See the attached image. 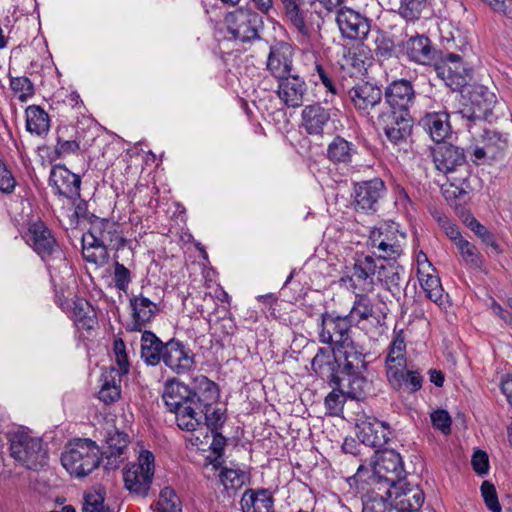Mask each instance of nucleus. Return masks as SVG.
<instances>
[{"mask_svg":"<svg viewBox=\"0 0 512 512\" xmlns=\"http://www.w3.org/2000/svg\"><path fill=\"white\" fill-rule=\"evenodd\" d=\"M369 473L368 468L360 465L354 474L353 478L358 483H364L370 486H376L379 490L385 488V493L389 495V488L395 490V498L398 499L396 505L400 500L410 499L412 505L416 502V494L409 498H401L408 492H412L410 484L404 482L405 470L403 468L402 458L399 453L394 450L377 451L375 460L372 466V474L366 479ZM398 510V507L396 506ZM414 511V509L412 508Z\"/></svg>","mask_w":512,"mask_h":512,"instance_id":"1","label":"nucleus"},{"mask_svg":"<svg viewBox=\"0 0 512 512\" xmlns=\"http://www.w3.org/2000/svg\"><path fill=\"white\" fill-rule=\"evenodd\" d=\"M351 327L348 316L324 313L321 315L319 339L322 343L332 346L335 361H346L347 357H350L359 364L357 359L363 348L352 339Z\"/></svg>","mask_w":512,"mask_h":512,"instance_id":"2","label":"nucleus"},{"mask_svg":"<svg viewBox=\"0 0 512 512\" xmlns=\"http://www.w3.org/2000/svg\"><path fill=\"white\" fill-rule=\"evenodd\" d=\"M385 367L387 379L395 389L407 394L416 391L415 366L406 358V344L400 334L389 345Z\"/></svg>","mask_w":512,"mask_h":512,"instance_id":"3","label":"nucleus"},{"mask_svg":"<svg viewBox=\"0 0 512 512\" xmlns=\"http://www.w3.org/2000/svg\"><path fill=\"white\" fill-rule=\"evenodd\" d=\"M199 390L202 391L203 426L200 435H193L190 441L192 445L199 446L207 442L208 431L219 430L226 421L225 411L220 407H214L219 397L217 385L206 376H199L195 379Z\"/></svg>","mask_w":512,"mask_h":512,"instance_id":"4","label":"nucleus"},{"mask_svg":"<svg viewBox=\"0 0 512 512\" xmlns=\"http://www.w3.org/2000/svg\"><path fill=\"white\" fill-rule=\"evenodd\" d=\"M372 256L358 258L353 266L350 276L351 286L354 292L370 293L374 290L376 277L378 282L388 284L394 282L395 266L394 264L384 265Z\"/></svg>","mask_w":512,"mask_h":512,"instance_id":"5","label":"nucleus"},{"mask_svg":"<svg viewBox=\"0 0 512 512\" xmlns=\"http://www.w3.org/2000/svg\"><path fill=\"white\" fill-rule=\"evenodd\" d=\"M63 467L75 477H84L100 463V449L90 439H77L70 442L62 454Z\"/></svg>","mask_w":512,"mask_h":512,"instance_id":"6","label":"nucleus"},{"mask_svg":"<svg viewBox=\"0 0 512 512\" xmlns=\"http://www.w3.org/2000/svg\"><path fill=\"white\" fill-rule=\"evenodd\" d=\"M11 456L30 470H40L48 464V452L42 439L26 431H17L10 439Z\"/></svg>","mask_w":512,"mask_h":512,"instance_id":"7","label":"nucleus"},{"mask_svg":"<svg viewBox=\"0 0 512 512\" xmlns=\"http://www.w3.org/2000/svg\"><path fill=\"white\" fill-rule=\"evenodd\" d=\"M359 364L353 358L347 357L346 361H336L338 365V374L333 376V383L341 388V391L351 399H361L369 389V383L363 376L366 368L364 352H360L357 359Z\"/></svg>","mask_w":512,"mask_h":512,"instance_id":"8","label":"nucleus"},{"mask_svg":"<svg viewBox=\"0 0 512 512\" xmlns=\"http://www.w3.org/2000/svg\"><path fill=\"white\" fill-rule=\"evenodd\" d=\"M394 221H384L375 226L369 235L368 247L378 261L394 260L402 253V240L405 234L399 231Z\"/></svg>","mask_w":512,"mask_h":512,"instance_id":"9","label":"nucleus"},{"mask_svg":"<svg viewBox=\"0 0 512 512\" xmlns=\"http://www.w3.org/2000/svg\"><path fill=\"white\" fill-rule=\"evenodd\" d=\"M497 103L496 87L493 84H473L462 92L461 113L468 119H485Z\"/></svg>","mask_w":512,"mask_h":512,"instance_id":"10","label":"nucleus"},{"mask_svg":"<svg viewBox=\"0 0 512 512\" xmlns=\"http://www.w3.org/2000/svg\"><path fill=\"white\" fill-rule=\"evenodd\" d=\"M228 32L235 40L249 42L259 37L263 21L256 11L250 8H237L229 12L224 19Z\"/></svg>","mask_w":512,"mask_h":512,"instance_id":"11","label":"nucleus"},{"mask_svg":"<svg viewBox=\"0 0 512 512\" xmlns=\"http://www.w3.org/2000/svg\"><path fill=\"white\" fill-rule=\"evenodd\" d=\"M155 458L152 452L142 450L137 463L130 465L123 473L125 487L136 494L146 495L154 475Z\"/></svg>","mask_w":512,"mask_h":512,"instance_id":"12","label":"nucleus"},{"mask_svg":"<svg viewBox=\"0 0 512 512\" xmlns=\"http://www.w3.org/2000/svg\"><path fill=\"white\" fill-rule=\"evenodd\" d=\"M371 119L379 129H382L387 138L398 142L411 136L413 130L412 115L393 114L390 111H380Z\"/></svg>","mask_w":512,"mask_h":512,"instance_id":"13","label":"nucleus"},{"mask_svg":"<svg viewBox=\"0 0 512 512\" xmlns=\"http://www.w3.org/2000/svg\"><path fill=\"white\" fill-rule=\"evenodd\" d=\"M384 192V182L378 178L357 183L352 194V205L359 212H374L377 210L378 201Z\"/></svg>","mask_w":512,"mask_h":512,"instance_id":"14","label":"nucleus"},{"mask_svg":"<svg viewBox=\"0 0 512 512\" xmlns=\"http://www.w3.org/2000/svg\"><path fill=\"white\" fill-rule=\"evenodd\" d=\"M24 239L43 260L50 257L57 250L55 237L41 220L28 223Z\"/></svg>","mask_w":512,"mask_h":512,"instance_id":"15","label":"nucleus"},{"mask_svg":"<svg viewBox=\"0 0 512 512\" xmlns=\"http://www.w3.org/2000/svg\"><path fill=\"white\" fill-rule=\"evenodd\" d=\"M414 89L410 81L399 79L393 81L385 90V99L393 114L411 115L409 107L414 102Z\"/></svg>","mask_w":512,"mask_h":512,"instance_id":"16","label":"nucleus"},{"mask_svg":"<svg viewBox=\"0 0 512 512\" xmlns=\"http://www.w3.org/2000/svg\"><path fill=\"white\" fill-rule=\"evenodd\" d=\"M436 70L446 85L453 90H459L464 87L471 76L470 69L464 64L461 57L455 54H449L436 67Z\"/></svg>","mask_w":512,"mask_h":512,"instance_id":"17","label":"nucleus"},{"mask_svg":"<svg viewBox=\"0 0 512 512\" xmlns=\"http://www.w3.org/2000/svg\"><path fill=\"white\" fill-rule=\"evenodd\" d=\"M270 74L280 80L292 75L293 48L286 42L280 41L270 47L266 63Z\"/></svg>","mask_w":512,"mask_h":512,"instance_id":"18","label":"nucleus"},{"mask_svg":"<svg viewBox=\"0 0 512 512\" xmlns=\"http://www.w3.org/2000/svg\"><path fill=\"white\" fill-rule=\"evenodd\" d=\"M176 416V422L181 430L192 432L193 435H200L203 426V411H202V391L199 390V395L181 405L173 411Z\"/></svg>","mask_w":512,"mask_h":512,"instance_id":"19","label":"nucleus"},{"mask_svg":"<svg viewBox=\"0 0 512 512\" xmlns=\"http://www.w3.org/2000/svg\"><path fill=\"white\" fill-rule=\"evenodd\" d=\"M164 364L174 373L181 375L189 372L194 366V355L189 348L177 340L165 344Z\"/></svg>","mask_w":512,"mask_h":512,"instance_id":"20","label":"nucleus"},{"mask_svg":"<svg viewBox=\"0 0 512 512\" xmlns=\"http://www.w3.org/2000/svg\"><path fill=\"white\" fill-rule=\"evenodd\" d=\"M336 22L342 35L351 40L364 39L370 30L368 19L349 8L337 12Z\"/></svg>","mask_w":512,"mask_h":512,"instance_id":"21","label":"nucleus"},{"mask_svg":"<svg viewBox=\"0 0 512 512\" xmlns=\"http://www.w3.org/2000/svg\"><path fill=\"white\" fill-rule=\"evenodd\" d=\"M308 93V86L303 78L296 74L278 80L277 94L288 108L302 106Z\"/></svg>","mask_w":512,"mask_h":512,"instance_id":"22","label":"nucleus"},{"mask_svg":"<svg viewBox=\"0 0 512 512\" xmlns=\"http://www.w3.org/2000/svg\"><path fill=\"white\" fill-rule=\"evenodd\" d=\"M440 188L443 197L450 204L465 200L472 191L469 168L445 175V181L441 183Z\"/></svg>","mask_w":512,"mask_h":512,"instance_id":"23","label":"nucleus"},{"mask_svg":"<svg viewBox=\"0 0 512 512\" xmlns=\"http://www.w3.org/2000/svg\"><path fill=\"white\" fill-rule=\"evenodd\" d=\"M88 239H91V243H100L110 249H118L125 242L119 224L105 219L92 224L88 234H86L87 242Z\"/></svg>","mask_w":512,"mask_h":512,"instance_id":"24","label":"nucleus"},{"mask_svg":"<svg viewBox=\"0 0 512 512\" xmlns=\"http://www.w3.org/2000/svg\"><path fill=\"white\" fill-rule=\"evenodd\" d=\"M49 183L59 196L69 199L79 196L80 177L63 165H55L51 169Z\"/></svg>","mask_w":512,"mask_h":512,"instance_id":"25","label":"nucleus"},{"mask_svg":"<svg viewBox=\"0 0 512 512\" xmlns=\"http://www.w3.org/2000/svg\"><path fill=\"white\" fill-rule=\"evenodd\" d=\"M434 163L437 170L445 175L469 168L463 150L450 144H443L435 150Z\"/></svg>","mask_w":512,"mask_h":512,"instance_id":"26","label":"nucleus"},{"mask_svg":"<svg viewBox=\"0 0 512 512\" xmlns=\"http://www.w3.org/2000/svg\"><path fill=\"white\" fill-rule=\"evenodd\" d=\"M357 427L358 438L367 446L381 448L389 440V427L376 418L367 417L365 420H361Z\"/></svg>","mask_w":512,"mask_h":512,"instance_id":"27","label":"nucleus"},{"mask_svg":"<svg viewBox=\"0 0 512 512\" xmlns=\"http://www.w3.org/2000/svg\"><path fill=\"white\" fill-rule=\"evenodd\" d=\"M348 94L354 107L358 111L367 113H369L370 110L375 109L382 99L381 90L368 82L352 87Z\"/></svg>","mask_w":512,"mask_h":512,"instance_id":"28","label":"nucleus"},{"mask_svg":"<svg viewBox=\"0 0 512 512\" xmlns=\"http://www.w3.org/2000/svg\"><path fill=\"white\" fill-rule=\"evenodd\" d=\"M199 392H194L188 385L179 381L178 379H170L165 383L162 398L168 407L173 412L181 405L196 398Z\"/></svg>","mask_w":512,"mask_h":512,"instance_id":"29","label":"nucleus"},{"mask_svg":"<svg viewBox=\"0 0 512 512\" xmlns=\"http://www.w3.org/2000/svg\"><path fill=\"white\" fill-rule=\"evenodd\" d=\"M60 305L62 310L74 320L78 328L89 330L96 323L95 314L85 299H67Z\"/></svg>","mask_w":512,"mask_h":512,"instance_id":"30","label":"nucleus"},{"mask_svg":"<svg viewBox=\"0 0 512 512\" xmlns=\"http://www.w3.org/2000/svg\"><path fill=\"white\" fill-rule=\"evenodd\" d=\"M302 3H296L284 7L285 20L295 35L297 42L308 45L310 42V29L306 23V13L301 8Z\"/></svg>","mask_w":512,"mask_h":512,"instance_id":"31","label":"nucleus"},{"mask_svg":"<svg viewBox=\"0 0 512 512\" xmlns=\"http://www.w3.org/2000/svg\"><path fill=\"white\" fill-rule=\"evenodd\" d=\"M132 309V330L141 331L157 314V304L149 298L138 295L130 299Z\"/></svg>","mask_w":512,"mask_h":512,"instance_id":"32","label":"nucleus"},{"mask_svg":"<svg viewBox=\"0 0 512 512\" xmlns=\"http://www.w3.org/2000/svg\"><path fill=\"white\" fill-rule=\"evenodd\" d=\"M106 443L107 448L104 454L107 461L105 467L107 469H116L127 457L128 435L123 432L114 431L109 433Z\"/></svg>","mask_w":512,"mask_h":512,"instance_id":"33","label":"nucleus"},{"mask_svg":"<svg viewBox=\"0 0 512 512\" xmlns=\"http://www.w3.org/2000/svg\"><path fill=\"white\" fill-rule=\"evenodd\" d=\"M243 512H274V499L269 490H247L241 498Z\"/></svg>","mask_w":512,"mask_h":512,"instance_id":"34","label":"nucleus"},{"mask_svg":"<svg viewBox=\"0 0 512 512\" xmlns=\"http://www.w3.org/2000/svg\"><path fill=\"white\" fill-rule=\"evenodd\" d=\"M121 376L115 368L105 370L100 378L98 398L105 404L116 402L121 396Z\"/></svg>","mask_w":512,"mask_h":512,"instance_id":"35","label":"nucleus"},{"mask_svg":"<svg viewBox=\"0 0 512 512\" xmlns=\"http://www.w3.org/2000/svg\"><path fill=\"white\" fill-rule=\"evenodd\" d=\"M165 344L152 332L144 331L141 336V358L150 366L163 360Z\"/></svg>","mask_w":512,"mask_h":512,"instance_id":"36","label":"nucleus"},{"mask_svg":"<svg viewBox=\"0 0 512 512\" xmlns=\"http://www.w3.org/2000/svg\"><path fill=\"white\" fill-rule=\"evenodd\" d=\"M392 495L391 488H389V495H387L385 488L381 487V490H379L378 487L371 486L362 496V512H391L390 499Z\"/></svg>","mask_w":512,"mask_h":512,"instance_id":"37","label":"nucleus"},{"mask_svg":"<svg viewBox=\"0 0 512 512\" xmlns=\"http://www.w3.org/2000/svg\"><path fill=\"white\" fill-rule=\"evenodd\" d=\"M329 119L328 111L319 104L308 105L302 111L303 126L309 134L322 133Z\"/></svg>","mask_w":512,"mask_h":512,"instance_id":"38","label":"nucleus"},{"mask_svg":"<svg viewBox=\"0 0 512 512\" xmlns=\"http://www.w3.org/2000/svg\"><path fill=\"white\" fill-rule=\"evenodd\" d=\"M26 129L37 136H45L50 129L49 115L40 106L31 105L25 110Z\"/></svg>","mask_w":512,"mask_h":512,"instance_id":"39","label":"nucleus"},{"mask_svg":"<svg viewBox=\"0 0 512 512\" xmlns=\"http://www.w3.org/2000/svg\"><path fill=\"white\" fill-rule=\"evenodd\" d=\"M423 122L430 137L438 143L444 141L451 132L449 117L446 113L428 114Z\"/></svg>","mask_w":512,"mask_h":512,"instance_id":"40","label":"nucleus"},{"mask_svg":"<svg viewBox=\"0 0 512 512\" xmlns=\"http://www.w3.org/2000/svg\"><path fill=\"white\" fill-rule=\"evenodd\" d=\"M312 369L319 375L326 376L333 382V376L338 374V365L333 354L320 348L311 362Z\"/></svg>","mask_w":512,"mask_h":512,"instance_id":"41","label":"nucleus"},{"mask_svg":"<svg viewBox=\"0 0 512 512\" xmlns=\"http://www.w3.org/2000/svg\"><path fill=\"white\" fill-rule=\"evenodd\" d=\"M354 148L352 143L342 137H335L328 145L327 157L333 163H348L351 161Z\"/></svg>","mask_w":512,"mask_h":512,"instance_id":"42","label":"nucleus"},{"mask_svg":"<svg viewBox=\"0 0 512 512\" xmlns=\"http://www.w3.org/2000/svg\"><path fill=\"white\" fill-rule=\"evenodd\" d=\"M82 243V254L87 262L93 263L96 266H104L108 262L109 248L107 246H103L100 243H91V239H88L87 242L86 235L83 237Z\"/></svg>","mask_w":512,"mask_h":512,"instance_id":"43","label":"nucleus"},{"mask_svg":"<svg viewBox=\"0 0 512 512\" xmlns=\"http://www.w3.org/2000/svg\"><path fill=\"white\" fill-rule=\"evenodd\" d=\"M355 301L347 315L349 320L359 323L362 320H367L373 314V306L370 299L367 297L368 293L354 292Z\"/></svg>","mask_w":512,"mask_h":512,"instance_id":"44","label":"nucleus"},{"mask_svg":"<svg viewBox=\"0 0 512 512\" xmlns=\"http://www.w3.org/2000/svg\"><path fill=\"white\" fill-rule=\"evenodd\" d=\"M464 224L469 227L481 240L491 246L497 253H501V250L497 243L495 242L491 233L480 224L477 219L470 213H465L463 215Z\"/></svg>","mask_w":512,"mask_h":512,"instance_id":"45","label":"nucleus"},{"mask_svg":"<svg viewBox=\"0 0 512 512\" xmlns=\"http://www.w3.org/2000/svg\"><path fill=\"white\" fill-rule=\"evenodd\" d=\"M156 512H181V503L175 491L164 487L159 495Z\"/></svg>","mask_w":512,"mask_h":512,"instance_id":"46","label":"nucleus"},{"mask_svg":"<svg viewBox=\"0 0 512 512\" xmlns=\"http://www.w3.org/2000/svg\"><path fill=\"white\" fill-rule=\"evenodd\" d=\"M222 484L228 489L241 488L247 481L246 473L238 468H223L220 473Z\"/></svg>","mask_w":512,"mask_h":512,"instance_id":"47","label":"nucleus"},{"mask_svg":"<svg viewBox=\"0 0 512 512\" xmlns=\"http://www.w3.org/2000/svg\"><path fill=\"white\" fill-rule=\"evenodd\" d=\"M371 63L369 50L367 51H348L345 55L344 67H352L357 72L366 70V67Z\"/></svg>","mask_w":512,"mask_h":512,"instance_id":"48","label":"nucleus"},{"mask_svg":"<svg viewBox=\"0 0 512 512\" xmlns=\"http://www.w3.org/2000/svg\"><path fill=\"white\" fill-rule=\"evenodd\" d=\"M426 297L437 305L444 302V290L439 277H434L430 281L420 283Z\"/></svg>","mask_w":512,"mask_h":512,"instance_id":"49","label":"nucleus"},{"mask_svg":"<svg viewBox=\"0 0 512 512\" xmlns=\"http://www.w3.org/2000/svg\"><path fill=\"white\" fill-rule=\"evenodd\" d=\"M83 512H113L104 504V495L100 491L85 494Z\"/></svg>","mask_w":512,"mask_h":512,"instance_id":"50","label":"nucleus"},{"mask_svg":"<svg viewBox=\"0 0 512 512\" xmlns=\"http://www.w3.org/2000/svg\"><path fill=\"white\" fill-rule=\"evenodd\" d=\"M10 87L22 102L34 95L33 84L30 79L25 76L12 78L10 80Z\"/></svg>","mask_w":512,"mask_h":512,"instance_id":"51","label":"nucleus"},{"mask_svg":"<svg viewBox=\"0 0 512 512\" xmlns=\"http://www.w3.org/2000/svg\"><path fill=\"white\" fill-rule=\"evenodd\" d=\"M464 261L471 266L481 267L482 258L476 247L469 243L467 240H461L456 245Z\"/></svg>","mask_w":512,"mask_h":512,"instance_id":"52","label":"nucleus"},{"mask_svg":"<svg viewBox=\"0 0 512 512\" xmlns=\"http://www.w3.org/2000/svg\"><path fill=\"white\" fill-rule=\"evenodd\" d=\"M113 353L115 356V362L118 365L117 371L120 375L127 374L129 372V358L126 352V346L122 339L118 338L113 343Z\"/></svg>","mask_w":512,"mask_h":512,"instance_id":"53","label":"nucleus"},{"mask_svg":"<svg viewBox=\"0 0 512 512\" xmlns=\"http://www.w3.org/2000/svg\"><path fill=\"white\" fill-rule=\"evenodd\" d=\"M345 393L341 388L333 389L325 398V406L330 415H338L343 410Z\"/></svg>","mask_w":512,"mask_h":512,"instance_id":"54","label":"nucleus"},{"mask_svg":"<svg viewBox=\"0 0 512 512\" xmlns=\"http://www.w3.org/2000/svg\"><path fill=\"white\" fill-rule=\"evenodd\" d=\"M481 494L487 508L492 512H502L494 485L484 481L481 485Z\"/></svg>","mask_w":512,"mask_h":512,"instance_id":"55","label":"nucleus"},{"mask_svg":"<svg viewBox=\"0 0 512 512\" xmlns=\"http://www.w3.org/2000/svg\"><path fill=\"white\" fill-rule=\"evenodd\" d=\"M113 280L115 287L123 292H127L129 284L131 283V272L123 264L115 261Z\"/></svg>","mask_w":512,"mask_h":512,"instance_id":"56","label":"nucleus"},{"mask_svg":"<svg viewBox=\"0 0 512 512\" xmlns=\"http://www.w3.org/2000/svg\"><path fill=\"white\" fill-rule=\"evenodd\" d=\"M430 418L435 429L441 431L444 435L451 433L452 419L446 410H436L431 413Z\"/></svg>","mask_w":512,"mask_h":512,"instance_id":"57","label":"nucleus"},{"mask_svg":"<svg viewBox=\"0 0 512 512\" xmlns=\"http://www.w3.org/2000/svg\"><path fill=\"white\" fill-rule=\"evenodd\" d=\"M418 45L421 46V57H418V63L423 65H432L436 63L438 52L432 47L427 37H418Z\"/></svg>","mask_w":512,"mask_h":512,"instance_id":"58","label":"nucleus"},{"mask_svg":"<svg viewBox=\"0 0 512 512\" xmlns=\"http://www.w3.org/2000/svg\"><path fill=\"white\" fill-rule=\"evenodd\" d=\"M434 277H439L436 269L424 253L418 252V282L430 281Z\"/></svg>","mask_w":512,"mask_h":512,"instance_id":"59","label":"nucleus"},{"mask_svg":"<svg viewBox=\"0 0 512 512\" xmlns=\"http://www.w3.org/2000/svg\"><path fill=\"white\" fill-rule=\"evenodd\" d=\"M16 184L13 173L4 162L0 161V192L11 194L14 192Z\"/></svg>","mask_w":512,"mask_h":512,"instance_id":"60","label":"nucleus"},{"mask_svg":"<svg viewBox=\"0 0 512 512\" xmlns=\"http://www.w3.org/2000/svg\"><path fill=\"white\" fill-rule=\"evenodd\" d=\"M375 52L376 55L382 59L392 57L394 53V42L385 34H379L375 39Z\"/></svg>","mask_w":512,"mask_h":512,"instance_id":"61","label":"nucleus"},{"mask_svg":"<svg viewBox=\"0 0 512 512\" xmlns=\"http://www.w3.org/2000/svg\"><path fill=\"white\" fill-rule=\"evenodd\" d=\"M471 465L474 472L480 476L488 473L489 456L481 449H475L471 457Z\"/></svg>","mask_w":512,"mask_h":512,"instance_id":"62","label":"nucleus"},{"mask_svg":"<svg viewBox=\"0 0 512 512\" xmlns=\"http://www.w3.org/2000/svg\"><path fill=\"white\" fill-rule=\"evenodd\" d=\"M495 13L502 14L512 19V0H482Z\"/></svg>","mask_w":512,"mask_h":512,"instance_id":"63","label":"nucleus"},{"mask_svg":"<svg viewBox=\"0 0 512 512\" xmlns=\"http://www.w3.org/2000/svg\"><path fill=\"white\" fill-rule=\"evenodd\" d=\"M79 149H80L79 143L75 140L58 139L56 146H55V152L60 157H65L70 154H75L79 151Z\"/></svg>","mask_w":512,"mask_h":512,"instance_id":"64","label":"nucleus"}]
</instances>
